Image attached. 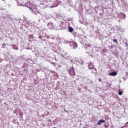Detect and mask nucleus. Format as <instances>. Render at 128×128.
I'll use <instances>...</instances> for the list:
<instances>
[{
	"label": "nucleus",
	"mask_w": 128,
	"mask_h": 128,
	"mask_svg": "<svg viewBox=\"0 0 128 128\" xmlns=\"http://www.w3.org/2000/svg\"><path fill=\"white\" fill-rule=\"evenodd\" d=\"M66 44H69L70 46H71L74 50H76V48H78V44L74 42H70V41H65Z\"/></svg>",
	"instance_id": "nucleus-1"
},
{
	"label": "nucleus",
	"mask_w": 128,
	"mask_h": 128,
	"mask_svg": "<svg viewBox=\"0 0 128 128\" xmlns=\"http://www.w3.org/2000/svg\"><path fill=\"white\" fill-rule=\"evenodd\" d=\"M103 122H106L104 120H100L98 122L97 124L98 126H100L101 124H103Z\"/></svg>",
	"instance_id": "nucleus-6"
},
{
	"label": "nucleus",
	"mask_w": 128,
	"mask_h": 128,
	"mask_svg": "<svg viewBox=\"0 0 128 128\" xmlns=\"http://www.w3.org/2000/svg\"><path fill=\"white\" fill-rule=\"evenodd\" d=\"M68 30H69L70 32H72L74 30V28H72L71 26H69Z\"/></svg>",
	"instance_id": "nucleus-9"
},
{
	"label": "nucleus",
	"mask_w": 128,
	"mask_h": 128,
	"mask_svg": "<svg viewBox=\"0 0 128 128\" xmlns=\"http://www.w3.org/2000/svg\"><path fill=\"white\" fill-rule=\"evenodd\" d=\"M68 72L70 76H76V72H74V68H71L70 70H68Z\"/></svg>",
	"instance_id": "nucleus-2"
},
{
	"label": "nucleus",
	"mask_w": 128,
	"mask_h": 128,
	"mask_svg": "<svg viewBox=\"0 0 128 128\" xmlns=\"http://www.w3.org/2000/svg\"><path fill=\"white\" fill-rule=\"evenodd\" d=\"M61 25L62 26L64 24V22L62 21L60 22Z\"/></svg>",
	"instance_id": "nucleus-26"
},
{
	"label": "nucleus",
	"mask_w": 128,
	"mask_h": 128,
	"mask_svg": "<svg viewBox=\"0 0 128 128\" xmlns=\"http://www.w3.org/2000/svg\"><path fill=\"white\" fill-rule=\"evenodd\" d=\"M6 46H10L8 44H2V48H6Z\"/></svg>",
	"instance_id": "nucleus-10"
},
{
	"label": "nucleus",
	"mask_w": 128,
	"mask_h": 128,
	"mask_svg": "<svg viewBox=\"0 0 128 128\" xmlns=\"http://www.w3.org/2000/svg\"><path fill=\"white\" fill-rule=\"evenodd\" d=\"M78 62V60L77 58H74L72 59H70V62L72 64H74L75 62Z\"/></svg>",
	"instance_id": "nucleus-5"
},
{
	"label": "nucleus",
	"mask_w": 128,
	"mask_h": 128,
	"mask_svg": "<svg viewBox=\"0 0 128 128\" xmlns=\"http://www.w3.org/2000/svg\"><path fill=\"white\" fill-rule=\"evenodd\" d=\"M126 124H128V122H126V124H125V125L123 126L122 127V128H124V126H126Z\"/></svg>",
	"instance_id": "nucleus-19"
},
{
	"label": "nucleus",
	"mask_w": 128,
	"mask_h": 128,
	"mask_svg": "<svg viewBox=\"0 0 128 128\" xmlns=\"http://www.w3.org/2000/svg\"><path fill=\"white\" fill-rule=\"evenodd\" d=\"M60 26H62V24H60Z\"/></svg>",
	"instance_id": "nucleus-33"
},
{
	"label": "nucleus",
	"mask_w": 128,
	"mask_h": 128,
	"mask_svg": "<svg viewBox=\"0 0 128 128\" xmlns=\"http://www.w3.org/2000/svg\"><path fill=\"white\" fill-rule=\"evenodd\" d=\"M12 46L13 50H18V47L16 45L12 44Z\"/></svg>",
	"instance_id": "nucleus-7"
},
{
	"label": "nucleus",
	"mask_w": 128,
	"mask_h": 128,
	"mask_svg": "<svg viewBox=\"0 0 128 128\" xmlns=\"http://www.w3.org/2000/svg\"><path fill=\"white\" fill-rule=\"evenodd\" d=\"M50 72L51 74H56V72H54V70H50Z\"/></svg>",
	"instance_id": "nucleus-20"
},
{
	"label": "nucleus",
	"mask_w": 128,
	"mask_h": 128,
	"mask_svg": "<svg viewBox=\"0 0 128 128\" xmlns=\"http://www.w3.org/2000/svg\"><path fill=\"white\" fill-rule=\"evenodd\" d=\"M46 36H45L47 38H50V36H46Z\"/></svg>",
	"instance_id": "nucleus-25"
},
{
	"label": "nucleus",
	"mask_w": 128,
	"mask_h": 128,
	"mask_svg": "<svg viewBox=\"0 0 128 128\" xmlns=\"http://www.w3.org/2000/svg\"><path fill=\"white\" fill-rule=\"evenodd\" d=\"M47 26L50 28V30H52V28H54V26L52 25V22H48L47 24Z\"/></svg>",
	"instance_id": "nucleus-4"
},
{
	"label": "nucleus",
	"mask_w": 128,
	"mask_h": 128,
	"mask_svg": "<svg viewBox=\"0 0 128 128\" xmlns=\"http://www.w3.org/2000/svg\"><path fill=\"white\" fill-rule=\"evenodd\" d=\"M88 68L89 70H94V72H96V68H94V64L92 62L88 63Z\"/></svg>",
	"instance_id": "nucleus-3"
},
{
	"label": "nucleus",
	"mask_w": 128,
	"mask_h": 128,
	"mask_svg": "<svg viewBox=\"0 0 128 128\" xmlns=\"http://www.w3.org/2000/svg\"><path fill=\"white\" fill-rule=\"evenodd\" d=\"M30 10H32V8H29Z\"/></svg>",
	"instance_id": "nucleus-30"
},
{
	"label": "nucleus",
	"mask_w": 128,
	"mask_h": 128,
	"mask_svg": "<svg viewBox=\"0 0 128 128\" xmlns=\"http://www.w3.org/2000/svg\"><path fill=\"white\" fill-rule=\"evenodd\" d=\"M118 94H119V96H122V92L120 90H119Z\"/></svg>",
	"instance_id": "nucleus-15"
},
{
	"label": "nucleus",
	"mask_w": 128,
	"mask_h": 128,
	"mask_svg": "<svg viewBox=\"0 0 128 128\" xmlns=\"http://www.w3.org/2000/svg\"><path fill=\"white\" fill-rule=\"evenodd\" d=\"M104 128H108V124H105L104 125Z\"/></svg>",
	"instance_id": "nucleus-18"
},
{
	"label": "nucleus",
	"mask_w": 128,
	"mask_h": 128,
	"mask_svg": "<svg viewBox=\"0 0 128 128\" xmlns=\"http://www.w3.org/2000/svg\"><path fill=\"white\" fill-rule=\"evenodd\" d=\"M126 42V46H128V43L126 42V40H125Z\"/></svg>",
	"instance_id": "nucleus-27"
},
{
	"label": "nucleus",
	"mask_w": 128,
	"mask_h": 128,
	"mask_svg": "<svg viewBox=\"0 0 128 128\" xmlns=\"http://www.w3.org/2000/svg\"><path fill=\"white\" fill-rule=\"evenodd\" d=\"M51 8H54V6H51Z\"/></svg>",
	"instance_id": "nucleus-34"
},
{
	"label": "nucleus",
	"mask_w": 128,
	"mask_h": 128,
	"mask_svg": "<svg viewBox=\"0 0 128 128\" xmlns=\"http://www.w3.org/2000/svg\"><path fill=\"white\" fill-rule=\"evenodd\" d=\"M23 6H26V8L28 7L26 4L23 5Z\"/></svg>",
	"instance_id": "nucleus-23"
},
{
	"label": "nucleus",
	"mask_w": 128,
	"mask_h": 128,
	"mask_svg": "<svg viewBox=\"0 0 128 128\" xmlns=\"http://www.w3.org/2000/svg\"><path fill=\"white\" fill-rule=\"evenodd\" d=\"M38 38H40V40H42V36L40 35L38 37Z\"/></svg>",
	"instance_id": "nucleus-21"
},
{
	"label": "nucleus",
	"mask_w": 128,
	"mask_h": 128,
	"mask_svg": "<svg viewBox=\"0 0 128 128\" xmlns=\"http://www.w3.org/2000/svg\"><path fill=\"white\" fill-rule=\"evenodd\" d=\"M116 74H118V73H116V72H113L109 73V76H115Z\"/></svg>",
	"instance_id": "nucleus-8"
},
{
	"label": "nucleus",
	"mask_w": 128,
	"mask_h": 128,
	"mask_svg": "<svg viewBox=\"0 0 128 128\" xmlns=\"http://www.w3.org/2000/svg\"><path fill=\"white\" fill-rule=\"evenodd\" d=\"M113 42H114L115 44H118V40L116 39L113 40Z\"/></svg>",
	"instance_id": "nucleus-13"
},
{
	"label": "nucleus",
	"mask_w": 128,
	"mask_h": 128,
	"mask_svg": "<svg viewBox=\"0 0 128 128\" xmlns=\"http://www.w3.org/2000/svg\"><path fill=\"white\" fill-rule=\"evenodd\" d=\"M29 38H32V40L34 39V36L32 34H30L29 36Z\"/></svg>",
	"instance_id": "nucleus-12"
},
{
	"label": "nucleus",
	"mask_w": 128,
	"mask_h": 128,
	"mask_svg": "<svg viewBox=\"0 0 128 128\" xmlns=\"http://www.w3.org/2000/svg\"><path fill=\"white\" fill-rule=\"evenodd\" d=\"M26 24H30V21L26 20Z\"/></svg>",
	"instance_id": "nucleus-16"
},
{
	"label": "nucleus",
	"mask_w": 128,
	"mask_h": 128,
	"mask_svg": "<svg viewBox=\"0 0 128 128\" xmlns=\"http://www.w3.org/2000/svg\"><path fill=\"white\" fill-rule=\"evenodd\" d=\"M64 112H68V110H64Z\"/></svg>",
	"instance_id": "nucleus-31"
},
{
	"label": "nucleus",
	"mask_w": 128,
	"mask_h": 128,
	"mask_svg": "<svg viewBox=\"0 0 128 128\" xmlns=\"http://www.w3.org/2000/svg\"><path fill=\"white\" fill-rule=\"evenodd\" d=\"M33 12H34V10H33Z\"/></svg>",
	"instance_id": "nucleus-35"
},
{
	"label": "nucleus",
	"mask_w": 128,
	"mask_h": 128,
	"mask_svg": "<svg viewBox=\"0 0 128 128\" xmlns=\"http://www.w3.org/2000/svg\"><path fill=\"white\" fill-rule=\"evenodd\" d=\"M2 62V59L0 58V62Z\"/></svg>",
	"instance_id": "nucleus-32"
},
{
	"label": "nucleus",
	"mask_w": 128,
	"mask_h": 128,
	"mask_svg": "<svg viewBox=\"0 0 128 128\" xmlns=\"http://www.w3.org/2000/svg\"><path fill=\"white\" fill-rule=\"evenodd\" d=\"M50 64H53V66H56V63L54 62H51Z\"/></svg>",
	"instance_id": "nucleus-17"
},
{
	"label": "nucleus",
	"mask_w": 128,
	"mask_h": 128,
	"mask_svg": "<svg viewBox=\"0 0 128 128\" xmlns=\"http://www.w3.org/2000/svg\"><path fill=\"white\" fill-rule=\"evenodd\" d=\"M98 81H99V82H102V78H100L98 79Z\"/></svg>",
	"instance_id": "nucleus-28"
},
{
	"label": "nucleus",
	"mask_w": 128,
	"mask_h": 128,
	"mask_svg": "<svg viewBox=\"0 0 128 128\" xmlns=\"http://www.w3.org/2000/svg\"><path fill=\"white\" fill-rule=\"evenodd\" d=\"M88 80V82H87V84H90V80Z\"/></svg>",
	"instance_id": "nucleus-22"
},
{
	"label": "nucleus",
	"mask_w": 128,
	"mask_h": 128,
	"mask_svg": "<svg viewBox=\"0 0 128 128\" xmlns=\"http://www.w3.org/2000/svg\"><path fill=\"white\" fill-rule=\"evenodd\" d=\"M20 116H22L24 114H22V112H20Z\"/></svg>",
	"instance_id": "nucleus-29"
},
{
	"label": "nucleus",
	"mask_w": 128,
	"mask_h": 128,
	"mask_svg": "<svg viewBox=\"0 0 128 128\" xmlns=\"http://www.w3.org/2000/svg\"><path fill=\"white\" fill-rule=\"evenodd\" d=\"M115 28L116 30H120V28H122V27L120 26H116Z\"/></svg>",
	"instance_id": "nucleus-11"
},
{
	"label": "nucleus",
	"mask_w": 128,
	"mask_h": 128,
	"mask_svg": "<svg viewBox=\"0 0 128 128\" xmlns=\"http://www.w3.org/2000/svg\"><path fill=\"white\" fill-rule=\"evenodd\" d=\"M92 74H96V72H94V69H92Z\"/></svg>",
	"instance_id": "nucleus-24"
},
{
	"label": "nucleus",
	"mask_w": 128,
	"mask_h": 128,
	"mask_svg": "<svg viewBox=\"0 0 128 128\" xmlns=\"http://www.w3.org/2000/svg\"><path fill=\"white\" fill-rule=\"evenodd\" d=\"M88 47L90 48V50H92V45L91 44H88Z\"/></svg>",
	"instance_id": "nucleus-14"
}]
</instances>
